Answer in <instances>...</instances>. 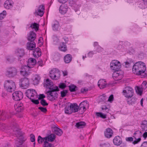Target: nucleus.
<instances>
[{
    "instance_id": "nucleus-1",
    "label": "nucleus",
    "mask_w": 147,
    "mask_h": 147,
    "mask_svg": "<svg viewBox=\"0 0 147 147\" xmlns=\"http://www.w3.org/2000/svg\"><path fill=\"white\" fill-rule=\"evenodd\" d=\"M44 83L46 87L49 88L50 90L47 92L48 93V98L51 101L55 100L57 98L58 96V94L56 92L59 90L58 87L56 86L54 88H52L53 85V82L49 79L44 81Z\"/></svg>"
},
{
    "instance_id": "nucleus-2",
    "label": "nucleus",
    "mask_w": 147,
    "mask_h": 147,
    "mask_svg": "<svg viewBox=\"0 0 147 147\" xmlns=\"http://www.w3.org/2000/svg\"><path fill=\"white\" fill-rule=\"evenodd\" d=\"M27 63V66H23L22 67V70L20 71L21 74L24 76H27L30 75L29 69L33 67L36 61L35 59L30 58L28 59Z\"/></svg>"
},
{
    "instance_id": "nucleus-3",
    "label": "nucleus",
    "mask_w": 147,
    "mask_h": 147,
    "mask_svg": "<svg viewBox=\"0 0 147 147\" xmlns=\"http://www.w3.org/2000/svg\"><path fill=\"white\" fill-rule=\"evenodd\" d=\"M146 67L144 63L141 61L136 63L132 68L133 73L137 75H140L144 73Z\"/></svg>"
},
{
    "instance_id": "nucleus-4",
    "label": "nucleus",
    "mask_w": 147,
    "mask_h": 147,
    "mask_svg": "<svg viewBox=\"0 0 147 147\" xmlns=\"http://www.w3.org/2000/svg\"><path fill=\"white\" fill-rule=\"evenodd\" d=\"M4 87L7 91L12 92L15 90L16 86L15 82L12 80H7L5 82Z\"/></svg>"
},
{
    "instance_id": "nucleus-5",
    "label": "nucleus",
    "mask_w": 147,
    "mask_h": 147,
    "mask_svg": "<svg viewBox=\"0 0 147 147\" xmlns=\"http://www.w3.org/2000/svg\"><path fill=\"white\" fill-rule=\"evenodd\" d=\"M49 76L52 80H58L60 76V71L57 69H53L50 71Z\"/></svg>"
},
{
    "instance_id": "nucleus-6",
    "label": "nucleus",
    "mask_w": 147,
    "mask_h": 147,
    "mask_svg": "<svg viewBox=\"0 0 147 147\" xmlns=\"http://www.w3.org/2000/svg\"><path fill=\"white\" fill-rule=\"evenodd\" d=\"M123 92L125 97L129 98H131L133 96L134 91L132 88L127 86L125 88Z\"/></svg>"
},
{
    "instance_id": "nucleus-7",
    "label": "nucleus",
    "mask_w": 147,
    "mask_h": 147,
    "mask_svg": "<svg viewBox=\"0 0 147 147\" xmlns=\"http://www.w3.org/2000/svg\"><path fill=\"white\" fill-rule=\"evenodd\" d=\"M126 142L129 143H131L134 145L138 144L141 140V137L137 138L135 136L133 137H127L125 138Z\"/></svg>"
},
{
    "instance_id": "nucleus-8",
    "label": "nucleus",
    "mask_w": 147,
    "mask_h": 147,
    "mask_svg": "<svg viewBox=\"0 0 147 147\" xmlns=\"http://www.w3.org/2000/svg\"><path fill=\"white\" fill-rule=\"evenodd\" d=\"M121 67V63L117 60H113L110 63L111 68L115 71L119 70Z\"/></svg>"
},
{
    "instance_id": "nucleus-9",
    "label": "nucleus",
    "mask_w": 147,
    "mask_h": 147,
    "mask_svg": "<svg viewBox=\"0 0 147 147\" xmlns=\"http://www.w3.org/2000/svg\"><path fill=\"white\" fill-rule=\"evenodd\" d=\"M112 77L115 81L121 80L123 77L122 71L121 70L115 71L113 74Z\"/></svg>"
},
{
    "instance_id": "nucleus-10",
    "label": "nucleus",
    "mask_w": 147,
    "mask_h": 147,
    "mask_svg": "<svg viewBox=\"0 0 147 147\" xmlns=\"http://www.w3.org/2000/svg\"><path fill=\"white\" fill-rule=\"evenodd\" d=\"M17 73V70L14 67H9L6 71V75L9 77H13L16 75Z\"/></svg>"
},
{
    "instance_id": "nucleus-11",
    "label": "nucleus",
    "mask_w": 147,
    "mask_h": 147,
    "mask_svg": "<svg viewBox=\"0 0 147 147\" xmlns=\"http://www.w3.org/2000/svg\"><path fill=\"white\" fill-rule=\"evenodd\" d=\"M12 98L16 101L20 100L23 97V94L20 91H16L12 94Z\"/></svg>"
},
{
    "instance_id": "nucleus-12",
    "label": "nucleus",
    "mask_w": 147,
    "mask_h": 147,
    "mask_svg": "<svg viewBox=\"0 0 147 147\" xmlns=\"http://www.w3.org/2000/svg\"><path fill=\"white\" fill-rule=\"evenodd\" d=\"M20 86L23 89H26L29 86L30 83L28 79L26 77L22 78L20 81Z\"/></svg>"
},
{
    "instance_id": "nucleus-13",
    "label": "nucleus",
    "mask_w": 147,
    "mask_h": 147,
    "mask_svg": "<svg viewBox=\"0 0 147 147\" xmlns=\"http://www.w3.org/2000/svg\"><path fill=\"white\" fill-rule=\"evenodd\" d=\"M12 115L10 113L0 111V119L2 121L5 120L6 119L11 117Z\"/></svg>"
},
{
    "instance_id": "nucleus-14",
    "label": "nucleus",
    "mask_w": 147,
    "mask_h": 147,
    "mask_svg": "<svg viewBox=\"0 0 147 147\" xmlns=\"http://www.w3.org/2000/svg\"><path fill=\"white\" fill-rule=\"evenodd\" d=\"M17 133L18 134L16 136L18 138L19 140H17L16 141V142L22 145L23 142L26 140V138H24L23 136V134L22 132H18Z\"/></svg>"
},
{
    "instance_id": "nucleus-15",
    "label": "nucleus",
    "mask_w": 147,
    "mask_h": 147,
    "mask_svg": "<svg viewBox=\"0 0 147 147\" xmlns=\"http://www.w3.org/2000/svg\"><path fill=\"white\" fill-rule=\"evenodd\" d=\"M26 96L30 99L31 98H33L37 96V93L33 89L28 90L25 93Z\"/></svg>"
},
{
    "instance_id": "nucleus-16",
    "label": "nucleus",
    "mask_w": 147,
    "mask_h": 147,
    "mask_svg": "<svg viewBox=\"0 0 147 147\" xmlns=\"http://www.w3.org/2000/svg\"><path fill=\"white\" fill-rule=\"evenodd\" d=\"M36 34L33 31H31L28 36L27 39L30 42H34L36 38Z\"/></svg>"
},
{
    "instance_id": "nucleus-17",
    "label": "nucleus",
    "mask_w": 147,
    "mask_h": 147,
    "mask_svg": "<svg viewBox=\"0 0 147 147\" xmlns=\"http://www.w3.org/2000/svg\"><path fill=\"white\" fill-rule=\"evenodd\" d=\"M113 134V131L111 129L109 128L107 129L104 132L105 136L108 138H111Z\"/></svg>"
},
{
    "instance_id": "nucleus-18",
    "label": "nucleus",
    "mask_w": 147,
    "mask_h": 147,
    "mask_svg": "<svg viewBox=\"0 0 147 147\" xmlns=\"http://www.w3.org/2000/svg\"><path fill=\"white\" fill-rule=\"evenodd\" d=\"M113 141L114 144L117 146L119 145L122 142L121 138L119 136H115Z\"/></svg>"
},
{
    "instance_id": "nucleus-19",
    "label": "nucleus",
    "mask_w": 147,
    "mask_h": 147,
    "mask_svg": "<svg viewBox=\"0 0 147 147\" xmlns=\"http://www.w3.org/2000/svg\"><path fill=\"white\" fill-rule=\"evenodd\" d=\"M70 107L71 108L72 113H76L78 110V105L76 103H70Z\"/></svg>"
},
{
    "instance_id": "nucleus-20",
    "label": "nucleus",
    "mask_w": 147,
    "mask_h": 147,
    "mask_svg": "<svg viewBox=\"0 0 147 147\" xmlns=\"http://www.w3.org/2000/svg\"><path fill=\"white\" fill-rule=\"evenodd\" d=\"M35 47L36 43L34 42H30L27 43V49L28 50H33Z\"/></svg>"
},
{
    "instance_id": "nucleus-21",
    "label": "nucleus",
    "mask_w": 147,
    "mask_h": 147,
    "mask_svg": "<svg viewBox=\"0 0 147 147\" xmlns=\"http://www.w3.org/2000/svg\"><path fill=\"white\" fill-rule=\"evenodd\" d=\"M13 4V3L11 0H7L4 3V7L5 8L9 9L12 7Z\"/></svg>"
},
{
    "instance_id": "nucleus-22",
    "label": "nucleus",
    "mask_w": 147,
    "mask_h": 147,
    "mask_svg": "<svg viewBox=\"0 0 147 147\" xmlns=\"http://www.w3.org/2000/svg\"><path fill=\"white\" fill-rule=\"evenodd\" d=\"M33 55L35 57H38L41 55V52L40 49L37 47L34 51L33 53Z\"/></svg>"
},
{
    "instance_id": "nucleus-23",
    "label": "nucleus",
    "mask_w": 147,
    "mask_h": 147,
    "mask_svg": "<svg viewBox=\"0 0 147 147\" xmlns=\"http://www.w3.org/2000/svg\"><path fill=\"white\" fill-rule=\"evenodd\" d=\"M72 59V57L71 55L70 54H67L64 56L63 60L65 63H68L71 61Z\"/></svg>"
},
{
    "instance_id": "nucleus-24",
    "label": "nucleus",
    "mask_w": 147,
    "mask_h": 147,
    "mask_svg": "<svg viewBox=\"0 0 147 147\" xmlns=\"http://www.w3.org/2000/svg\"><path fill=\"white\" fill-rule=\"evenodd\" d=\"M89 104L88 102L85 100L82 102L80 104L79 106H78V109H81V108H83L85 109V108L88 106Z\"/></svg>"
},
{
    "instance_id": "nucleus-25",
    "label": "nucleus",
    "mask_w": 147,
    "mask_h": 147,
    "mask_svg": "<svg viewBox=\"0 0 147 147\" xmlns=\"http://www.w3.org/2000/svg\"><path fill=\"white\" fill-rule=\"evenodd\" d=\"M106 85L105 81L104 79H100L98 82V85L100 89L105 88Z\"/></svg>"
},
{
    "instance_id": "nucleus-26",
    "label": "nucleus",
    "mask_w": 147,
    "mask_h": 147,
    "mask_svg": "<svg viewBox=\"0 0 147 147\" xmlns=\"http://www.w3.org/2000/svg\"><path fill=\"white\" fill-rule=\"evenodd\" d=\"M16 54L20 57H22L24 54V50L22 49H17L15 51Z\"/></svg>"
},
{
    "instance_id": "nucleus-27",
    "label": "nucleus",
    "mask_w": 147,
    "mask_h": 147,
    "mask_svg": "<svg viewBox=\"0 0 147 147\" xmlns=\"http://www.w3.org/2000/svg\"><path fill=\"white\" fill-rule=\"evenodd\" d=\"M59 11L62 14H65L67 11V7L65 5H61L59 7Z\"/></svg>"
},
{
    "instance_id": "nucleus-28",
    "label": "nucleus",
    "mask_w": 147,
    "mask_h": 147,
    "mask_svg": "<svg viewBox=\"0 0 147 147\" xmlns=\"http://www.w3.org/2000/svg\"><path fill=\"white\" fill-rule=\"evenodd\" d=\"M59 26V22L56 20L54 21L52 26V28L53 30L55 31L58 30Z\"/></svg>"
},
{
    "instance_id": "nucleus-29",
    "label": "nucleus",
    "mask_w": 147,
    "mask_h": 147,
    "mask_svg": "<svg viewBox=\"0 0 147 147\" xmlns=\"http://www.w3.org/2000/svg\"><path fill=\"white\" fill-rule=\"evenodd\" d=\"M86 126V123L84 121H80L76 123L75 126L78 129L83 128Z\"/></svg>"
},
{
    "instance_id": "nucleus-30",
    "label": "nucleus",
    "mask_w": 147,
    "mask_h": 147,
    "mask_svg": "<svg viewBox=\"0 0 147 147\" xmlns=\"http://www.w3.org/2000/svg\"><path fill=\"white\" fill-rule=\"evenodd\" d=\"M65 112L66 114H70L72 113L71 108L70 107V102L68 103L65 106Z\"/></svg>"
},
{
    "instance_id": "nucleus-31",
    "label": "nucleus",
    "mask_w": 147,
    "mask_h": 147,
    "mask_svg": "<svg viewBox=\"0 0 147 147\" xmlns=\"http://www.w3.org/2000/svg\"><path fill=\"white\" fill-rule=\"evenodd\" d=\"M44 10V7L43 5H40L37 12V14L40 16H42L43 14V10Z\"/></svg>"
},
{
    "instance_id": "nucleus-32",
    "label": "nucleus",
    "mask_w": 147,
    "mask_h": 147,
    "mask_svg": "<svg viewBox=\"0 0 147 147\" xmlns=\"http://www.w3.org/2000/svg\"><path fill=\"white\" fill-rule=\"evenodd\" d=\"M59 48L60 50L64 52H65L67 50V46L65 43L64 42H62L60 44Z\"/></svg>"
},
{
    "instance_id": "nucleus-33",
    "label": "nucleus",
    "mask_w": 147,
    "mask_h": 147,
    "mask_svg": "<svg viewBox=\"0 0 147 147\" xmlns=\"http://www.w3.org/2000/svg\"><path fill=\"white\" fill-rule=\"evenodd\" d=\"M134 63L132 59H127L126 61L125 62V67L127 68H129L130 67L133 66Z\"/></svg>"
},
{
    "instance_id": "nucleus-34",
    "label": "nucleus",
    "mask_w": 147,
    "mask_h": 147,
    "mask_svg": "<svg viewBox=\"0 0 147 147\" xmlns=\"http://www.w3.org/2000/svg\"><path fill=\"white\" fill-rule=\"evenodd\" d=\"M30 27L34 29L36 32H37L39 29V24L36 23H33L30 24Z\"/></svg>"
},
{
    "instance_id": "nucleus-35",
    "label": "nucleus",
    "mask_w": 147,
    "mask_h": 147,
    "mask_svg": "<svg viewBox=\"0 0 147 147\" xmlns=\"http://www.w3.org/2000/svg\"><path fill=\"white\" fill-rule=\"evenodd\" d=\"M141 127L142 130H147V121L144 120L142 121L141 124Z\"/></svg>"
},
{
    "instance_id": "nucleus-36",
    "label": "nucleus",
    "mask_w": 147,
    "mask_h": 147,
    "mask_svg": "<svg viewBox=\"0 0 147 147\" xmlns=\"http://www.w3.org/2000/svg\"><path fill=\"white\" fill-rule=\"evenodd\" d=\"M137 99L132 98L131 99L128 98L127 100V104L129 105H133L135 104L136 102Z\"/></svg>"
},
{
    "instance_id": "nucleus-37",
    "label": "nucleus",
    "mask_w": 147,
    "mask_h": 147,
    "mask_svg": "<svg viewBox=\"0 0 147 147\" xmlns=\"http://www.w3.org/2000/svg\"><path fill=\"white\" fill-rule=\"evenodd\" d=\"M54 132L56 135L59 136H61L63 134L62 130L57 127L54 128Z\"/></svg>"
},
{
    "instance_id": "nucleus-38",
    "label": "nucleus",
    "mask_w": 147,
    "mask_h": 147,
    "mask_svg": "<svg viewBox=\"0 0 147 147\" xmlns=\"http://www.w3.org/2000/svg\"><path fill=\"white\" fill-rule=\"evenodd\" d=\"M69 89L71 92H74L77 90L78 88L76 86L71 84L68 86Z\"/></svg>"
},
{
    "instance_id": "nucleus-39",
    "label": "nucleus",
    "mask_w": 147,
    "mask_h": 147,
    "mask_svg": "<svg viewBox=\"0 0 147 147\" xmlns=\"http://www.w3.org/2000/svg\"><path fill=\"white\" fill-rule=\"evenodd\" d=\"M49 140V141L53 142L56 138V136L54 134H52L48 136Z\"/></svg>"
},
{
    "instance_id": "nucleus-40",
    "label": "nucleus",
    "mask_w": 147,
    "mask_h": 147,
    "mask_svg": "<svg viewBox=\"0 0 147 147\" xmlns=\"http://www.w3.org/2000/svg\"><path fill=\"white\" fill-rule=\"evenodd\" d=\"M40 79V77L37 76H35L34 79L33 80V82L34 84H38Z\"/></svg>"
},
{
    "instance_id": "nucleus-41",
    "label": "nucleus",
    "mask_w": 147,
    "mask_h": 147,
    "mask_svg": "<svg viewBox=\"0 0 147 147\" xmlns=\"http://www.w3.org/2000/svg\"><path fill=\"white\" fill-rule=\"evenodd\" d=\"M96 115L98 117H100L103 119H105L107 117L106 115L100 112L96 113Z\"/></svg>"
},
{
    "instance_id": "nucleus-42",
    "label": "nucleus",
    "mask_w": 147,
    "mask_h": 147,
    "mask_svg": "<svg viewBox=\"0 0 147 147\" xmlns=\"http://www.w3.org/2000/svg\"><path fill=\"white\" fill-rule=\"evenodd\" d=\"M12 129L14 132L13 134L16 135L18 134L17 133L21 132L19 130V129L17 127L13 126L12 128Z\"/></svg>"
},
{
    "instance_id": "nucleus-43",
    "label": "nucleus",
    "mask_w": 147,
    "mask_h": 147,
    "mask_svg": "<svg viewBox=\"0 0 147 147\" xmlns=\"http://www.w3.org/2000/svg\"><path fill=\"white\" fill-rule=\"evenodd\" d=\"M106 95L105 94H103L102 95L99 96V99L100 101H103L105 102L106 101Z\"/></svg>"
},
{
    "instance_id": "nucleus-44",
    "label": "nucleus",
    "mask_w": 147,
    "mask_h": 147,
    "mask_svg": "<svg viewBox=\"0 0 147 147\" xmlns=\"http://www.w3.org/2000/svg\"><path fill=\"white\" fill-rule=\"evenodd\" d=\"M43 147H53V146L51 144L49 143L47 141H45Z\"/></svg>"
},
{
    "instance_id": "nucleus-45",
    "label": "nucleus",
    "mask_w": 147,
    "mask_h": 147,
    "mask_svg": "<svg viewBox=\"0 0 147 147\" xmlns=\"http://www.w3.org/2000/svg\"><path fill=\"white\" fill-rule=\"evenodd\" d=\"M15 107L16 111L18 112H21L23 109V107L21 105H19L18 106L17 105Z\"/></svg>"
},
{
    "instance_id": "nucleus-46",
    "label": "nucleus",
    "mask_w": 147,
    "mask_h": 147,
    "mask_svg": "<svg viewBox=\"0 0 147 147\" xmlns=\"http://www.w3.org/2000/svg\"><path fill=\"white\" fill-rule=\"evenodd\" d=\"M66 86V84L64 83H60L59 85V88L61 89H65Z\"/></svg>"
},
{
    "instance_id": "nucleus-47",
    "label": "nucleus",
    "mask_w": 147,
    "mask_h": 147,
    "mask_svg": "<svg viewBox=\"0 0 147 147\" xmlns=\"http://www.w3.org/2000/svg\"><path fill=\"white\" fill-rule=\"evenodd\" d=\"M68 93V90H64L61 92V96L63 97L65 96Z\"/></svg>"
},
{
    "instance_id": "nucleus-48",
    "label": "nucleus",
    "mask_w": 147,
    "mask_h": 147,
    "mask_svg": "<svg viewBox=\"0 0 147 147\" xmlns=\"http://www.w3.org/2000/svg\"><path fill=\"white\" fill-rule=\"evenodd\" d=\"M40 103L42 106L44 107L47 106L48 105L46 101L44 99L41 100Z\"/></svg>"
},
{
    "instance_id": "nucleus-49",
    "label": "nucleus",
    "mask_w": 147,
    "mask_h": 147,
    "mask_svg": "<svg viewBox=\"0 0 147 147\" xmlns=\"http://www.w3.org/2000/svg\"><path fill=\"white\" fill-rule=\"evenodd\" d=\"M136 92L139 94L140 95H141L142 93V91L141 90V88L138 86H137L136 88Z\"/></svg>"
},
{
    "instance_id": "nucleus-50",
    "label": "nucleus",
    "mask_w": 147,
    "mask_h": 147,
    "mask_svg": "<svg viewBox=\"0 0 147 147\" xmlns=\"http://www.w3.org/2000/svg\"><path fill=\"white\" fill-rule=\"evenodd\" d=\"M6 60L7 62L9 63H12L14 61L13 58L11 57H7Z\"/></svg>"
},
{
    "instance_id": "nucleus-51",
    "label": "nucleus",
    "mask_w": 147,
    "mask_h": 147,
    "mask_svg": "<svg viewBox=\"0 0 147 147\" xmlns=\"http://www.w3.org/2000/svg\"><path fill=\"white\" fill-rule=\"evenodd\" d=\"M44 141L43 138L41 137L40 136H39L38 138V142L39 144H41L42 142Z\"/></svg>"
},
{
    "instance_id": "nucleus-52",
    "label": "nucleus",
    "mask_w": 147,
    "mask_h": 147,
    "mask_svg": "<svg viewBox=\"0 0 147 147\" xmlns=\"http://www.w3.org/2000/svg\"><path fill=\"white\" fill-rule=\"evenodd\" d=\"M30 140L32 142H35V136L32 134L30 135Z\"/></svg>"
},
{
    "instance_id": "nucleus-53",
    "label": "nucleus",
    "mask_w": 147,
    "mask_h": 147,
    "mask_svg": "<svg viewBox=\"0 0 147 147\" xmlns=\"http://www.w3.org/2000/svg\"><path fill=\"white\" fill-rule=\"evenodd\" d=\"M38 109L40 110L43 113H46L47 111V110L46 108L40 107L38 108Z\"/></svg>"
},
{
    "instance_id": "nucleus-54",
    "label": "nucleus",
    "mask_w": 147,
    "mask_h": 147,
    "mask_svg": "<svg viewBox=\"0 0 147 147\" xmlns=\"http://www.w3.org/2000/svg\"><path fill=\"white\" fill-rule=\"evenodd\" d=\"M103 50V48H102L101 47L99 46H98L96 48V51L98 52L99 53L101 52Z\"/></svg>"
},
{
    "instance_id": "nucleus-55",
    "label": "nucleus",
    "mask_w": 147,
    "mask_h": 147,
    "mask_svg": "<svg viewBox=\"0 0 147 147\" xmlns=\"http://www.w3.org/2000/svg\"><path fill=\"white\" fill-rule=\"evenodd\" d=\"M34 98H30L31 101L33 103L36 105H38L39 104V102L38 100H34Z\"/></svg>"
},
{
    "instance_id": "nucleus-56",
    "label": "nucleus",
    "mask_w": 147,
    "mask_h": 147,
    "mask_svg": "<svg viewBox=\"0 0 147 147\" xmlns=\"http://www.w3.org/2000/svg\"><path fill=\"white\" fill-rule=\"evenodd\" d=\"M3 13H0V20H2L4 18L5 15L6 13V12L5 11H3Z\"/></svg>"
},
{
    "instance_id": "nucleus-57",
    "label": "nucleus",
    "mask_w": 147,
    "mask_h": 147,
    "mask_svg": "<svg viewBox=\"0 0 147 147\" xmlns=\"http://www.w3.org/2000/svg\"><path fill=\"white\" fill-rule=\"evenodd\" d=\"M113 94H111L109 97L108 101L111 102L113 100Z\"/></svg>"
},
{
    "instance_id": "nucleus-58",
    "label": "nucleus",
    "mask_w": 147,
    "mask_h": 147,
    "mask_svg": "<svg viewBox=\"0 0 147 147\" xmlns=\"http://www.w3.org/2000/svg\"><path fill=\"white\" fill-rule=\"evenodd\" d=\"M101 109L102 110H105L107 112H108L109 111V109L106 106H103L101 108Z\"/></svg>"
},
{
    "instance_id": "nucleus-59",
    "label": "nucleus",
    "mask_w": 147,
    "mask_h": 147,
    "mask_svg": "<svg viewBox=\"0 0 147 147\" xmlns=\"http://www.w3.org/2000/svg\"><path fill=\"white\" fill-rule=\"evenodd\" d=\"M5 127V125L3 123H0V129L3 130Z\"/></svg>"
},
{
    "instance_id": "nucleus-60",
    "label": "nucleus",
    "mask_w": 147,
    "mask_h": 147,
    "mask_svg": "<svg viewBox=\"0 0 147 147\" xmlns=\"http://www.w3.org/2000/svg\"><path fill=\"white\" fill-rule=\"evenodd\" d=\"M45 96L44 94H40L39 95L38 99L39 100L44 99V98H45Z\"/></svg>"
},
{
    "instance_id": "nucleus-61",
    "label": "nucleus",
    "mask_w": 147,
    "mask_h": 147,
    "mask_svg": "<svg viewBox=\"0 0 147 147\" xmlns=\"http://www.w3.org/2000/svg\"><path fill=\"white\" fill-rule=\"evenodd\" d=\"M69 3V5L71 6H74L75 5V3L73 0H70Z\"/></svg>"
},
{
    "instance_id": "nucleus-62",
    "label": "nucleus",
    "mask_w": 147,
    "mask_h": 147,
    "mask_svg": "<svg viewBox=\"0 0 147 147\" xmlns=\"http://www.w3.org/2000/svg\"><path fill=\"white\" fill-rule=\"evenodd\" d=\"M140 147H147V141L144 142L142 144Z\"/></svg>"
},
{
    "instance_id": "nucleus-63",
    "label": "nucleus",
    "mask_w": 147,
    "mask_h": 147,
    "mask_svg": "<svg viewBox=\"0 0 147 147\" xmlns=\"http://www.w3.org/2000/svg\"><path fill=\"white\" fill-rule=\"evenodd\" d=\"M94 53V52L93 51H90L88 53V56L90 57H92Z\"/></svg>"
},
{
    "instance_id": "nucleus-64",
    "label": "nucleus",
    "mask_w": 147,
    "mask_h": 147,
    "mask_svg": "<svg viewBox=\"0 0 147 147\" xmlns=\"http://www.w3.org/2000/svg\"><path fill=\"white\" fill-rule=\"evenodd\" d=\"M100 146L101 147H109V144H106L105 143H104L100 144Z\"/></svg>"
}]
</instances>
